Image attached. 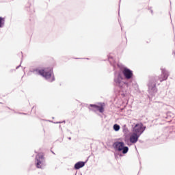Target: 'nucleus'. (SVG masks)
Segmentation results:
<instances>
[{
    "instance_id": "39448f33",
    "label": "nucleus",
    "mask_w": 175,
    "mask_h": 175,
    "mask_svg": "<svg viewBox=\"0 0 175 175\" xmlns=\"http://www.w3.org/2000/svg\"><path fill=\"white\" fill-rule=\"evenodd\" d=\"M44 165V156L42 153H39L36 156V166L38 169H43Z\"/></svg>"
},
{
    "instance_id": "ddd939ff",
    "label": "nucleus",
    "mask_w": 175,
    "mask_h": 175,
    "mask_svg": "<svg viewBox=\"0 0 175 175\" xmlns=\"http://www.w3.org/2000/svg\"><path fill=\"white\" fill-rule=\"evenodd\" d=\"M108 61L109 62V63L111 64V65H112L113 66H116V64H114V59H113L112 56H109L108 57Z\"/></svg>"
},
{
    "instance_id": "7ed1b4c3",
    "label": "nucleus",
    "mask_w": 175,
    "mask_h": 175,
    "mask_svg": "<svg viewBox=\"0 0 175 175\" xmlns=\"http://www.w3.org/2000/svg\"><path fill=\"white\" fill-rule=\"evenodd\" d=\"M158 80L155 78H152L148 83V91L152 96H154L155 94L158 92V88H157V83Z\"/></svg>"
},
{
    "instance_id": "20e7f679",
    "label": "nucleus",
    "mask_w": 175,
    "mask_h": 175,
    "mask_svg": "<svg viewBox=\"0 0 175 175\" xmlns=\"http://www.w3.org/2000/svg\"><path fill=\"white\" fill-rule=\"evenodd\" d=\"M113 147L116 151L119 152H122V154H126L128 151H129V148L128 146H125V144L121 142H116L113 143Z\"/></svg>"
},
{
    "instance_id": "f257e3e1",
    "label": "nucleus",
    "mask_w": 175,
    "mask_h": 175,
    "mask_svg": "<svg viewBox=\"0 0 175 175\" xmlns=\"http://www.w3.org/2000/svg\"><path fill=\"white\" fill-rule=\"evenodd\" d=\"M113 84L116 87H118L122 92H126V91H128L129 85L125 81V79L122 77V73L120 71H116L114 72Z\"/></svg>"
},
{
    "instance_id": "f03ea898",
    "label": "nucleus",
    "mask_w": 175,
    "mask_h": 175,
    "mask_svg": "<svg viewBox=\"0 0 175 175\" xmlns=\"http://www.w3.org/2000/svg\"><path fill=\"white\" fill-rule=\"evenodd\" d=\"M29 72L31 73H33V75H38L39 76H42V77H44L46 80H48V81H50V83H52V81H54L55 80V78L53 76V69L51 68H44L42 70H39V68H31Z\"/></svg>"
},
{
    "instance_id": "6ab92c4d",
    "label": "nucleus",
    "mask_w": 175,
    "mask_h": 175,
    "mask_svg": "<svg viewBox=\"0 0 175 175\" xmlns=\"http://www.w3.org/2000/svg\"><path fill=\"white\" fill-rule=\"evenodd\" d=\"M151 13H152V10H150Z\"/></svg>"
},
{
    "instance_id": "2eb2a0df",
    "label": "nucleus",
    "mask_w": 175,
    "mask_h": 175,
    "mask_svg": "<svg viewBox=\"0 0 175 175\" xmlns=\"http://www.w3.org/2000/svg\"><path fill=\"white\" fill-rule=\"evenodd\" d=\"M62 122L65 123V120H64L63 122H57L55 124H62Z\"/></svg>"
},
{
    "instance_id": "a211bd4d",
    "label": "nucleus",
    "mask_w": 175,
    "mask_h": 175,
    "mask_svg": "<svg viewBox=\"0 0 175 175\" xmlns=\"http://www.w3.org/2000/svg\"><path fill=\"white\" fill-rule=\"evenodd\" d=\"M20 114H24V115H26L27 113H20Z\"/></svg>"
},
{
    "instance_id": "1a4fd4ad",
    "label": "nucleus",
    "mask_w": 175,
    "mask_h": 175,
    "mask_svg": "<svg viewBox=\"0 0 175 175\" xmlns=\"http://www.w3.org/2000/svg\"><path fill=\"white\" fill-rule=\"evenodd\" d=\"M169 76H170L169 71H167L165 68H161V75L159 77V80L160 83H162V81L167 80Z\"/></svg>"
},
{
    "instance_id": "0eeeda50",
    "label": "nucleus",
    "mask_w": 175,
    "mask_h": 175,
    "mask_svg": "<svg viewBox=\"0 0 175 175\" xmlns=\"http://www.w3.org/2000/svg\"><path fill=\"white\" fill-rule=\"evenodd\" d=\"M122 73L124 77V80H133V71L131 69L125 67L122 70Z\"/></svg>"
},
{
    "instance_id": "9b49d317",
    "label": "nucleus",
    "mask_w": 175,
    "mask_h": 175,
    "mask_svg": "<svg viewBox=\"0 0 175 175\" xmlns=\"http://www.w3.org/2000/svg\"><path fill=\"white\" fill-rule=\"evenodd\" d=\"M85 166V162L84 161H79L75 163V169L76 170H79V169H81V167H84Z\"/></svg>"
},
{
    "instance_id": "412c9836",
    "label": "nucleus",
    "mask_w": 175,
    "mask_h": 175,
    "mask_svg": "<svg viewBox=\"0 0 175 175\" xmlns=\"http://www.w3.org/2000/svg\"><path fill=\"white\" fill-rule=\"evenodd\" d=\"M123 95H125V93H123Z\"/></svg>"
},
{
    "instance_id": "423d86ee",
    "label": "nucleus",
    "mask_w": 175,
    "mask_h": 175,
    "mask_svg": "<svg viewBox=\"0 0 175 175\" xmlns=\"http://www.w3.org/2000/svg\"><path fill=\"white\" fill-rule=\"evenodd\" d=\"M146 131V126L143 125V123H139L135 125L133 131L135 135L141 136L142 134Z\"/></svg>"
},
{
    "instance_id": "dca6fc26",
    "label": "nucleus",
    "mask_w": 175,
    "mask_h": 175,
    "mask_svg": "<svg viewBox=\"0 0 175 175\" xmlns=\"http://www.w3.org/2000/svg\"><path fill=\"white\" fill-rule=\"evenodd\" d=\"M20 66H21V64H20L19 66H18L16 69H18Z\"/></svg>"
},
{
    "instance_id": "f3484780",
    "label": "nucleus",
    "mask_w": 175,
    "mask_h": 175,
    "mask_svg": "<svg viewBox=\"0 0 175 175\" xmlns=\"http://www.w3.org/2000/svg\"><path fill=\"white\" fill-rule=\"evenodd\" d=\"M68 140H72V137H69Z\"/></svg>"
},
{
    "instance_id": "4468645a",
    "label": "nucleus",
    "mask_w": 175,
    "mask_h": 175,
    "mask_svg": "<svg viewBox=\"0 0 175 175\" xmlns=\"http://www.w3.org/2000/svg\"><path fill=\"white\" fill-rule=\"evenodd\" d=\"M120 125L116 124L113 125V130L116 131V132H118V131H120Z\"/></svg>"
},
{
    "instance_id": "f8f14e48",
    "label": "nucleus",
    "mask_w": 175,
    "mask_h": 175,
    "mask_svg": "<svg viewBox=\"0 0 175 175\" xmlns=\"http://www.w3.org/2000/svg\"><path fill=\"white\" fill-rule=\"evenodd\" d=\"M4 25H5V18H2V16H0V28H3Z\"/></svg>"
},
{
    "instance_id": "5701e85b",
    "label": "nucleus",
    "mask_w": 175,
    "mask_h": 175,
    "mask_svg": "<svg viewBox=\"0 0 175 175\" xmlns=\"http://www.w3.org/2000/svg\"><path fill=\"white\" fill-rule=\"evenodd\" d=\"M174 54H175V52L174 51Z\"/></svg>"
},
{
    "instance_id": "aec40b11",
    "label": "nucleus",
    "mask_w": 175,
    "mask_h": 175,
    "mask_svg": "<svg viewBox=\"0 0 175 175\" xmlns=\"http://www.w3.org/2000/svg\"><path fill=\"white\" fill-rule=\"evenodd\" d=\"M33 107H32V110H33Z\"/></svg>"
},
{
    "instance_id": "6e6552de",
    "label": "nucleus",
    "mask_w": 175,
    "mask_h": 175,
    "mask_svg": "<svg viewBox=\"0 0 175 175\" xmlns=\"http://www.w3.org/2000/svg\"><path fill=\"white\" fill-rule=\"evenodd\" d=\"M90 106L93 108L91 109L92 111H96V110H98L100 113H103L105 111L106 104L105 103H98V105L90 104Z\"/></svg>"
},
{
    "instance_id": "4be33fe9",
    "label": "nucleus",
    "mask_w": 175,
    "mask_h": 175,
    "mask_svg": "<svg viewBox=\"0 0 175 175\" xmlns=\"http://www.w3.org/2000/svg\"><path fill=\"white\" fill-rule=\"evenodd\" d=\"M53 152V154H55L54 152Z\"/></svg>"
},
{
    "instance_id": "9d476101",
    "label": "nucleus",
    "mask_w": 175,
    "mask_h": 175,
    "mask_svg": "<svg viewBox=\"0 0 175 175\" xmlns=\"http://www.w3.org/2000/svg\"><path fill=\"white\" fill-rule=\"evenodd\" d=\"M139 137H140V135H138L137 134L133 133L130 137L131 143H137V140H139Z\"/></svg>"
}]
</instances>
